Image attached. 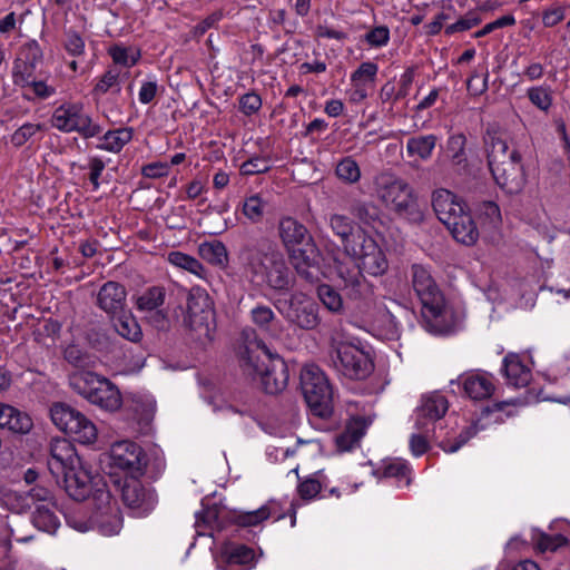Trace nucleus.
Returning <instances> with one entry per match:
<instances>
[{
  "mask_svg": "<svg viewBox=\"0 0 570 570\" xmlns=\"http://www.w3.org/2000/svg\"><path fill=\"white\" fill-rule=\"evenodd\" d=\"M453 238L463 245L471 246L479 238V229L471 216L469 208L455 217V219L444 224Z\"/></svg>",
  "mask_w": 570,
  "mask_h": 570,
  "instance_id": "c85d7f7f",
  "label": "nucleus"
},
{
  "mask_svg": "<svg viewBox=\"0 0 570 570\" xmlns=\"http://www.w3.org/2000/svg\"><path fill=\"white\" fill-rule=\"evenodd\" d=\"M330 268V276L336 275V281L350 297L366 298L373 294V287L362 272L381 276L387 271L389 262L376 240L364 230H358L354 244H346V253L333 257V266Z\"/></svg>",
  "mask_w": 570,
  "mask_h": 570,
  "instance_id": "f257e3e1",
  "label": "nucleus"
},
{
  "mask_svg": "<svg viewBox=\"0 0 570 570\" xmlns=\"http://www.w3.org/2000/svg\"><path fill=\"white\" fill-rule=\"evenodd\" d=\"M374 326L377 334L384 340H396L400 337V324L389 311L381 312Z\"/></svg>",
  "mask_w": 570,
  "mask_h": 570,
  "instance_id": "8fccbe9b",
  "label": "nucleus"
},
{
  "mask_svg": "<svg viewBox=\"0 0 570 570\" xmlns=\"http://www.w3.org/2000/svg\"><path fill=\"white\" fill-rule=\"evenodd\" d=\"M228 563L248 564L254 559V551L244 544H228L224 548Z\"/></svg>",
  "mask_w": 570,
  "mask_h": 570,
  "instance_id": "603ef678",
  "label": "nucleus"
},
{
  "mask_svg": "<svg viewBox=\"0 0 570 570\" xmlns=\"http://www.w3.org/2000/svg\"><path fill=\"white\" fill-rule=\"evenodd\" d=\"M243 370L255 380L259 379L262 387L268 394L282 392L288 382V368L285 361L272 353L262 340H247L242 355Z\"/></svg>",
  "mask_w": 570,
  "mask_h": 570,
  "instance_id": "20e7f679",
  "label": "nucleus"
},
{
  "mask_svg": "<svg viewBox=\"0 0 570 570\" xmlns=\"http://www.w3.org/2000/svg\"><path fill=\"white\" fill-rule=\"evenodd\" d=\"M531 358L528 355L510 352L502 361L501 372L507 384L513 387H524L532 379Z\"/></svg>",
  "mask_w": 570,
  "mask_h": 570,
  "instance_id": "aec40b11",
  "label": "nucleus"
},
{
  "mask_svg": "<svg viewBox=\"0 0 570 570\" xmlns=\"http://www.w3.org/2000/svg\"><path fill=\"white\" fill-rule=\"evenodd\" d=\"M268 169V159L259 156L253 157L244 161L240 166V173L246 176L266 173Z\"/></svg>",
  "mask_w": 570,
  "mask_h": 570,
  "instance_id": "69168bd1",
  "label": "nucleus"
},
{
  "mask_svg": "<svg viewBox=\"0 0 570 570\" xmlns=\"http://www.w3.org/2000/svg\"><path fill=\"white\" fill-rule=\"evenodd\" d=\"M12 538L19 543H27L33 539L32 535L16 537L13 529L8 527L0 538V570H14L17 567V559L11 552Z\"/></svg>",
  "mask_w": 570,
  "mask_h": 570,
  "instance_id": "4c0bfd02",
  "label": "nucleus"
},
{
  "mask_svg": "<svg viewBox=\"0 0 570 570\" xmlns=\"http://www.w3.org/2000/svg\"><path fill=\"white\" fill-rule=\"evenodd\" d=\"M330 362L333 368L350 380H365L374 365L368 353L350 342L332 341Z\"/></svg>",
  "mask_w": 570,
  "mask_h": 570,
  "instance_id": "6e6552de",
  "label": "nucleus"
},
{
  "mask_svg": "<svg viewBox=\"0 0 570 570\" xmlns=\"http://www.w3.org/2000/svg\"><path fill=\"white\" fill-rule=\"evenodd\" d=\"M336 175L340 179L353 184L360 180L361 170L352 157H345L337 164Z\"/></svg>",
  "mask_w": 570,
  "mask_h": 570,
  "instance_id": "6e6d98bb",
  "label": "nucleus"
},
{
  "mask_svg": "<svg viewBox=\"0 0 570 570\" xmlns=\"http://www.w3.org/2000/svg\"><path fill=\"white\" fill-rule=\"evenodd\" d=\"M284 517L279 504L275 500H271L257 510L242 512L236 517V521L242 527H255L267 520L268 518H275L279 520Z\"/></svg>",
  "mask_w": 570,
  "mask_h": 570,
  "instance_id": "72a5a7b5",
  "label": "nucleus"
},
{
  "mask_svg": "<svg viewBox=\"0 0 570 570\" xmlns=\"http://www.w3.org/2000/svg\"><path fill=\"white\" fill-rule=\"evenodd\" d=\"M52 423L81 444L97 441L98 430L83 413L65 403H56L50 409Z\"/></svg>",
  "mask_w": 570,
  "mask_h": 570,
  "instance_id": "1a4fd4ad",
  "label": "nucleus"
},
{
  "mask_svg": "<svg viewBox=\"0 0 570 570\" xmlns=\"http://www.w3.org/2000/svg\"><path fill=\"white\" fill-rule=\"evenodd\" d=\"M108 53L116 65L125 68L135 66L139 58L140 52L135 47H126L124 45H114L108 49Z\"/></svg>",
  "mask_w": 570,
  "mask_h": 570,
  "instance_id": "09e8293b",
  "label": "nucleus"
},
{
  "mask_svg": "<svg viewBox=\"0 0 570 570\" xmlns=\"http://www.w3.org/2000/svg\"><path fill=\"white\" fill-rule=\"evenodd\" d=\"M52 126L63 132H78L83 138L98 136L102 128L95 122L81 102H65L57 107L51 118Z\"/></svg>",
  "mask_w": 570,
  "mask_h": 570,
  "instance_id": "9b49d317",
  "label": "nucleus"
},
{
  "mask_svg": "<svg viewBox=\"0 0 570 570\" xmlns=\"http://www.w3.org/2000/svg\"><path fill=\"white\" fill-rule=\"evenodd\" d=\"M165 292L161 287H151L137 298V308L139 311L151 312L163 305Z\"/></svg>",
  "mask_w": 570,
  "mask_h": 570,
  "instance_id": "3c124183",
  "label": "nucleus"
},
{
  "mask_svg": "<svg viewBox=\"0 0 570 570\" xmlns=\"http://www.w3.org/2000/svg\"><path fill=\"white\" fill-rule=\"evenodd\" d=\"M63 49L69 56L78 58L85 55L86 43L77 31L68 30L65 33Z\"/></svg>",
  "mask_w": 570,
  "mask_h": 570,
  "instance_id": "13d9d810",
  "label": "nucleus"
},
{
  "mask_svg": "<svg viewBox=\"0 0 570 570\" xmlns=\"http://www.w3.org/2000/svg\"><path fill=\"white\" fill-rule=\"evenodd\" d=\"M371 423L372 420L370 417H352L347 422L345 430L336 436L337 450L347 452L357 446Z\"/></svg>",
  "mask_w": 570,
  "mask_h": 570,
  "instance_id": "c756f323",
  "label": "nucleus"
},
{
  "mask_svg": "<svg viewBox=\"0 0 570 570\" xmlns=\"http://www.w3.org/2000/svg\"><path fill=\"white\" fill-rule=\"evenodd\" d=\"M47 488L35 485L28 491L8 490L2 493L1 505L13 513H26L37 501H46Z\"/></svg>",
  "mask_w": 570,
  "mask_h": 570,
  "instance_id": "4be33fe9",
  "label": "nucleus"
},
{
  "mask_svg": "<svg viewBox=\"0 0 570 570\" xmlns=\"http://www.w3.org/2000/svg\"><path fill=\"white\" fill-rule=\"evenodd\" d=\"M138 478L125 479L121 487V498L132 515L140 518L146 517L154 510L157 497L154 491L146 489Z\"/></svg>",
  "mask_w": 570,
  "mask_h": 570,
  "instance_id": "f3484780",
  "label": "nucleus"
},
{
  "mask_svg": "<svg viewBox=\"0 0 570 570\" xmlns=\"http://www.w3.org/2000/svg\"><path fill=\"white\" fill-rule=\"evenodd\" d=\"M436 141V136L432 134L412 137L406 142V153L409 157L428 160L432 156Z\"/></svg>",
  "mask_w": 570,
  "mask_h": 570,
  "instance_id": "ea45409f",
  "label": "nucleus"
},
{
  "mask_svg": "<svg viewBox=\"0 0 570 570\" xmlns=\"http://www.w3.org/2000/svg\"><path fill=\"white\" fill-rule=\"evenodd\" d=\"M262 98L258 94L252 91L239 97V110L245 116H252L262 108Z\"/></svg>",
  "mask_w": 570,
  "mask_h": 570,
  "instance_id": "0e129e2a",
  "label": "nucleus"
},
{
  "mask_svg": "<svg viewBox=\"0 0 570 570\" xmlns=\"http://www.w3.org/2000/svg\"><path fill=\"white\" fill-rule=\"evenodd\" d=\"M412 285L422 303L423 326L428 332L443 335L454 332L462 325L464 313L445 303L425 266H412Z\"/></svg>",
  "mask_w": 570,
  "mask_h": 570,
  "instance_id": "f03ea898",
  "label": "nucleus"
},
{
  "mask_svg": "<svg viewBox=\"0 0 570 570\" xmlns=\"http://www.w3.org/2000/svg\"><path fill=\"white\" fill-rule=\"evenodd\" d=\"M42 57V50L36 40L26 42L20 48L13 65L14 82L30 79Z\"/></svg>",
  "mask_w": 570,
  "mask_h": 570,
  "instance_id": "b1692460",
  "label": "nucleus"
},
{
  "mask_svg": "<svg viewBox=\"0 0 570 570\" xmlns=\"http://www.w3.org/2000/svg\"><path fill=\"white\" fill-rule=\"evenodd\" d=\"M168 262L180 269L187 271L190 274L199 277H206V269L203 264L195 257L187 255L183 252H171L168 254Z\"/></svg>",
  "mask_w": 570,
  "mask_h": 570,
  "instance_id": "c03bdc74",
  "label": "nucleus"
},
{
  "mask_svg": "<svg viewBox=\"0 0 570 570\" xmlns=\"http://www.w3.org/2000/svg\"><path fill=\"white\" fill-rule=\"evenodd\" d=\"M125 407L134 420L148 423L154 417L156 401L149 393H132L126 400Z\"/></svg>",
  "mask_w": 570,
  "mask_h": 570,
  "instance_id": "2f4dec72",
  "label": "nucleus"
},
{
  "mask_svg": "<svg viewBox=\"0 0 570 570\" xmlns=\"http://www.w3.org/2000/svg\"><path fill=\"white\" fill-rule=\"evenodd\" d=\"M492 415V411L485 409L482 411L481 417L468 426L464 431L460 433L455 441L448 439L443 440L440 443L442 450L446 453H454L459 449H461L471 438H473L479 431L484 430L490 423V416Z\"/></svg>",
  "mask_w": 570,
  "mask_h": 570,
  "instance_id": "f704fd0d",
  "label": "nucleus"
},
{
  "mask_svg": "<svg viewBox=\"0 0 570 570\" xmlns=\"http://www.w3.org/2000/svg\"><path fill=\"white\" fill-rule=\"evenodd\" d=\"M32 426V420L26 412L0 402V429H8L18 434H27Z\"/></svg>",
  "mask_w": 570,
  "mask_h": 570,
  "instance_id": "7c9ffc66",
  "label": "nucleus"
},
{
  "mask_svg": "<svg viewBox=\"0 0 570 570\" xmlns=\"http://www.w3.org/2000/svg\"><path fill=\"white\" fill-rule=\"evenodd\" d=\"M43 130L40 124L27 122L19 127L11 136V142L16 147L23 146L27 141L33 138L38 132Z\"/></svg>",
  "mask_w": 570,
  "mask_h": 570,
  "instance_id": "052dcab7",
  "label": "nucleus"
},
{
  "mask_svg": "<svg viewBox=\"0 0 570 570\" xmlns=\"http://www.w3.org/2000/svg\"><path fill=\"white\" fill-rule=\"evenodd\" d=\"M97 500L105 505L99 508L94 514L95 529L102 535L111 537L120 532L122 528V519L115 503H111V495L105 489L97 490Z\"/></svg>",
  "mask_w": 570,
  "mask_h": 570,
  "instance_id": "6ab92c4d",
  "label": "nucleus"
},
{
  "mask_svg": "<svg viewBox=\"0 0 570 570\" xmlns=\"http://www.w3.org/2000/svg\"><path fill=\"white\" fill-rule=\"evenodd\" d=\"M71 389L90 404L106 412H116L122 405L119 389L107 377L89 371L73 373Z\"/></svg>",
  "mask_w": 570,
  "mask_h": 570,
  "instance_id": "0eeeda50",
  "label": "nucleus"
},
{
  "mask_svg": "<svg viewBox=\"0 0 570 570\" xmlns=\"http://www.w3.org/2000/svg\"><path fill=\"white\" fill-rule=\"evenodd\" d=\"M111 465L127 473V478L141 476L147 464L141 446L131 441H119L110 449Z\"/></svg>",
  "mask_w": 570,
  "mask_h": 570,
  "instance_id": "dca6fc26",
  "label": "nucleus"
},
{
  "mask_svg": "<svg viewBox=\"0 0 570 570\" xmlns=\"http://www.w3.org/2000/svg\"><path fill=\"white\" fill-rule=\"evenodd\" d=\"M459 382L466 396L475 401L490 397L495 390L493 376L487 372L464 373L459 377Z\"/></svg>",
  "mask_w": 570,
  "mask_h": 570,
  "instance_id": "cd10ccee",
  "label": "nucleus"
},
{
  "mask_svg": "<svg viewBox=\"0 0 570 570\" xmlns=\"http://www.w3.org/2000/svg\"><path fill=\"white\" fill-rule=\"evenodd\" d=\"M479 214L494 227L501 223V212L494 202L482 203L479 207Z\"/></svg>",
  "mask_w": 570,
  "mask_h": 570,
  "instance_id": "774afa93",
  "label": "nucleus"
},
{
  "mask_svg": "<svg viewBox=\"0 0 570 570\" xmlns=\"http://www.w3.org/2000/svg\"><path fill=\"white\" fill-rule=\"evenodd\" d=\"M379 73V65L373 61L362 62L352 73L353 87H373Z\"/></svg>",
  "mask_w": 570,
  "mask_h": 570,
  "instance_id": "a18cd8bd",
  "label": "nucleus"
},
{
  "mask_svg": "<svg viewBox=\"0 0 570 570\" xmlns=\"http://www.w3.org/2000/svg\"><path fill=\"white\" fill-rule=\"evenodd\" d=\"M326 488V476L322 471H318L301 481L298 483L297 491L302 499L311 500L322 491H325Z\"/></svg>",
  "mask_w": 570,
  "mask_h": 570,
  "instance_id": "49530a36",
  "label": "nucleus"
},
{
  "mask_svg": "<svg viewBox=\"0 0 570 570\" xmlns=\"http://www.w3.org/2000/svg\"><path fill=\"white\" fill-rule=\"evenodd\" d=\"M449 409V401L439 393L432 392L421 399L415 410V429L425 432H434L435 423L444 416Z\"/></svg>",
  "mask_w": 570,
  "mask_h": 570,
  "instance_id": "a211bd4d",
  "label": "nucleus"
},
{
  "mask_svg": "<svg viewBox=\"0 0 570 570\" xmlns=\"http://www.w3.org/2000/svg\"><path fill=\"white\" fill-rule=\"evenodd\" d=\"M116 332L130 342H138L142 337L140 325L129 309H124L111 316Z\"/></svg>",
  "mask_w": 570,
  "mask_h": 570,
  "instance_id": "e433bc0d",
  "label": "nucleus"
},
{
  "mask_svg": "<svg viewBox=\"0 0 570 570\" xmlns=\"http://www.w3.org/2000/svg\"><path fill=\"white\" fill-rule=\"evenodd\" d=\"M185 323L199 337L213 340V331L215 328L213 302L208 293L202 287H193L187 297V314Z\"/></svg>",
  "mask_w": 570,
  "mask_h": 570,
  "instance_id": "f8f14e48",
  "label": "nucleus"
},
{
  "mask_svg": "<svg viewBox=\"0 0 570 570\" xmlns=\"http://www.w3.org/2000/svg\"><path fill=\"white\" fill-rule=\"evenodd\" d=\"M434 432L416 430L410 438V450L414 456H421L429 450V440Z\"/></svg>",
  "mask_w": 570,
  "mask_h": 570,
  "instance_id": "e2e57ef3",
  "label": "nucleus"
},
{
  "mask_svg": "<svg viewBox=\"0 0 570 570\" xmlns=\"http://www.w3.org/2000/svg\"><path fill=\"white\" fill-rule=\"evenodd\" d=\"M317 295L323 305L331 312H340L343 308L341 295L330 285L323 284L317 288Z\"/></svg>",
  "mask_w": 570,
  "mask_h": 570,
  "instance_id": "4d7b16f0",
  "label": "nucleus"
},
{
  "mask_svg": "<svg viewBox=\"0 0 570 570\" xmlns=\"http://www.w3.org/2000/svg\"><path fill=\"white\" fill-rule=\"evenodd\" d=\"M301 389L311 410L318 416L330 413L332 390L324 372L315 364H306L301 371Z\"/></svg>",
  "mask_w": 570,
  "mask_h": 570,
  "instance_id": "9d476101",
  "label": "nucleus"
},
{
  "mask_svg": "<svg viewBox=\"0 0 570 570\" xmlns=\"http://www.w3.org/2000/svg\"><path fill=\"white\" fill-rule=\"evenodd\" d=\"M252 322L272 338H279L283 324L276 318L273 309L265 305H257L250 311Z\"/></svg>",
  "mask_w": 570,
  "mask_h": 570,
  "instance_id": "473e14b6",
  "label": "nucleus"
},
{
  "mask_svg": "<svg viewBox=\"0 0 570 570\" xmlns=\"http://www.w3.org/2000/svg\"><path fill=\"white\" fill-rule=\"evenodd\" d=\"M97 305L110 316L126 309L127 291L125 286L112 281L105 283L98 291Z\"/></svg>",
  "mask_w": 570,
  "mask_h": 570,
  "instance_id": "bb28decb",
  "label": "nucleus"
},
{
  "mask_svg": "<svg viewBox=\"0 0 570 570\" xmlns=\"http://www.w3.org/2000/svg\"><path fill=\"white\" fill-rule=\"evenodd\" d=\"M266 209L267 202L259 194L246 196L240 205L242 214L254 224L263 220Z\"/></svg>",
  "mask_w": 570,
  "mask_h": 570,
  "instance_id": "37998d69",
  "label": "nucleus"
},
{
  "mask_svg": "<svg viewBox=\"0 0 570 570\" xmlns=\"http://www.w3.org/2000/svg\"><path fill=\"white\" fill-rule=\"evenodd\" d=\"M46 501H37L31 515L32 524L40 531L55 534L60 527V519L56 513L57 504L52 492L47 489Z\"/></svg>",
  "mask_w": 570,
  "mask_h": 570,
  "instance_id": "393cba45",
  "label": "nucleus"
},
{
  "mask_svg": "<svg viewBox=\"0 0 570 570\" xmlns=\"http://www.w3.org/2000/svg\"><path fill=\"white\" fill-rule=\"evenodd\" d=\"M465 142L466 138L463 134H455L448 139V150L451 153L452 164L455 166H465Z\"/></svg>",
  "mask_w": 570,
  "mask_h": 570,
  "instance_id": "864d4df0",
  "label": "nucleus"
},
{
  "mask_svg": "<svg viewBox=\"0 0 570 570\" xmlns=\"http://www.w3.org/2000/svg\"><path fill=\"white\" fill-rule=\"evenodd\" d=\"M244 269L250 283L273 291H287L291 273L283 253L271 244L247 249L243 254Z\"/></svg>",
  "mask_w": 570,
  "mask_h": 570,
  "instance_id": "7ed1b4c3",
  "label": "nucleus"
},
{
  "mask_svg": "<svg viewBox=\"0 0 570 570\" xmlns=\"http://www.w3.org/2000/svg\"><path fill=\"white\" fill-rule=\"evenodd\" d=\"M60 478L63 480L66 492L77 501L87 499L94 490L97 493L100 489V476L94 474L90 465L82 460L61 472Z\"/></svg>",
  "mask_w": 570,
  "mask_h": 570,
  "instance_id": "4468645a",
  "label": "nucleus"
},
{
  "mask_svg": "<svg viewBox=\"0 0 570 570\" xmlns=\"http://www.w3.org/2000/svg\"><path fill=\"white\" fill-rule=\"evenodd\" d=\"M431 200L433 210L443 225L468 209L466 204L460 197L445 188L434 190Z\"/></svg>",
  "mask_w": 570,
  "mask_h": 570,
  "instance_id": "5701e85b",
  "label": "nucleus"
},
{
  "mask_svg": "<svg viewBox=\"0 0 570 570\" xmlns=\"http://www.w3.org/2000/svg\"><path fill=\"white\" fill-rule=\"evenodd\" d=\"M330 227L338 236L346 253V244H354V236L362 228H354L353 222L345 215L333 214L330 216Z\"/></svg>",
  "mask_w": 570,
  "mask_h": 570,
  "instance_id": "a19ab883",
  "label": "nucleus"
},
{
  "mask_svg": "<svg viewBox=\"0 0 570 570\" xmlns=\"http://www.w3.org/2000/svg\"><path fill=\"white\" fill-rule=\"evenodd\" d=\"M198 253L203 259L212 265L225 267L228 262L226 246L219 240L204 242L198 246Z\"/></svg>",
  "mask_w": 570,
  "mask_h": 570,
  "instance_id": "79ce46f5",
  "label": "nucleus"
},
{
  "mask_svg": "<svg viewBox=\"0 0 570 570\" xmlns=\"http://www.w3.org/2000/svg\"><path fill=\"white\" fill-rule=\"evenodd\" d=\"M533 540L541 551H556L558 548L567 544L568 540L562 534H548V533H538L533 537Z\"/></svg>",
  "mask_w": 570,
  "mask_h": 570,
  "instance_id": "bf43d9fd",
  "label": "nucleus"
},
{
  "mask_svg": "<svg viewBox=\"0 0 570 570\" xmlns=\"http://www.w3.org/2000/svg\"><path fill=\"white\" fill-rule=\"evenodd\" d=\"M134 136V129L122 127L107 131L101 138L98 148L110 153H119Z\"/></svg>",
  "mask_w": 570,
  "mask_h": 570,
  "instance_id": "58836bf2",
  "label": "nucleus"
},
{
  "mask_svg": "<svg viewBox=\"0 0 570 570\" xmlns=\"http://www.w3.org/2000/svg\"><path fill=\"white\" fill-rule=\"evenodd\" d=\"M485 145L488 166L495 184L509 195L522 191L527 177L520 153L495 134L488 135Z\"/></svg>",
  "mask_w": 570,
  "mask_h": 570,
  "instance_id": "39448f33",
  "label": "nucleus"
},
{
  "mask_svg": "<svg viewBox=\"0 0 570 570\" xmlns=\"http://www.w3.org/2000/svg\"><path fill=\"white\" fill-rule=\"evenodd\" d=\"M374 186L377 198L399 218L412 224L423 222L424 210L414 188L406 180L383 173L375 177Z\"/></svg>",
  "mask_w": 570,
  "mask_h": 570,
  "instance_id": "423d86ee",
  "label": "nucleus"
},
{
  "mask_svg": "<svg viewBox=\"0 0 570 570\" xmlns=\"http://www.w3.org/2000/svg\"><path fill=\"white\" fill-rule=\"evenodd\" d=\"M50 456L48 459V468L53 476L60 478L61 472L81 460L73 444L65 438H55L50 441Z\"/></svg>",
  "mask_w": 570,
  "mask_h": 570,
  "instance_id": "412c9836",
  "label": "nucleus"
},
{
  "mask_svg": "<svg viewBox=\"0 0 570 570\" xmlns=\"http://www.w3.org/2000/svg\"><path fill=\"white\" fill-rule=\"evenodd\" d=\"M287 255L297 274L306 281L312 283L316 282L321 274L336 281L335 274L330 276V266H333V258L327 264L325 271L321 269L320 252L314 240L306 243L302 247L292 249Z\"/></svg>",
  "mask_w": 570,
  "mask_h": 570,
  "instance_id": "2eb2a0df",
  "label": "nucleus"
},
{
  "mask_svg": "<svg viewBox=\"0 0 570 570\" xmlns=\"http://www.w3.org/2000/svg\"><path fill=\"white\" fill-rule=\"evenodd\" d=\"M119 72L108 69L96 82L94 94L105 95L109 89L118 85Z\"/></svg>",
  "mask_w": 570,
  "mask_h": 570,
  "instance_id": "338daca9",
  "label": "nucleus"
},
{
  "mask_svg": "<svg viewBox=\"0 0 570 570\" xmlns=\"http://www.w3.org/2000/svg\"><path fill=\"white\" fill-rule=\"evenodd\" d=\"M364 41L372 48H382L390 41V30L385 26H377L364 35Z\"/></svg>",
  "mask_w": 570,
  "mask_h": 570,
  "instance_id": "680f3d73",
  "label": "nucleus"
},
{
  "mask_svg": "<svg viewBox=\"0 0 570 570\" xmlns=\"http://www.w3.org/2000/svg\"><path fill=\"white\" fill-rule=\"evenodd\" d=\"M527 97L534 107L543 112H548L553 105V91L548 85L528 88Z\"/></svg>",
  "mask_w": 570,
  "mask_h": 570,
  "instance_id": "de8ad7c7",
  "label": "nucleus"
},
{
  "mask_svg": "<svg viewBox=\"0 0 570 570\" xmlns=\"http://www.w3.org/2000/svg\"><path fill=\"white\" fill-rule=\"evenodd\" d=\"M377 476L394 479L399 487L409 485L411 482V469L402 459L384 460L374 471Z\"/></svg>",
  "mask_w": 570,
  "mask_h": 570,
  "instance_id": "c9c22d12",
  "label": "nucleus"
},
{
  "mask_svg": "<svg viewBox=\"0 0 570 570\" xmlns=\"http://www.w3.org/2000/svg\"><path fill=\"white\" fill-rule=\"evenodd\" d=\"M278 236L286 253L313 240L306 226L291 216H285L279 219Z\"/></svg>",
  "mask_w": 570,
  "mask_h": 570,
  "instance_id": "a878e982",
  "label": "nucleus"
},
{
  "mask_svg": "<svg viewBox=\"0 0 570 570\" xmlns=\"http://www.w3.org/2000/svg\"><path fill=\"white\" fill-rule=\"evenodd\" d=\"M353 214L364 225L374 227L380 222V209L371 202L356 204Z\"/></svg>",
  "mask_w": 570,
  "mask_h": 570,
  "instance_id": "5fc2aeb1",
  "label": "nucleus"
},
{
  "mask_svg": "<svg viewBox=\"0 0 570 570\" xmlns=\"http://www.w3.org/2000/svg\"><path fill=\"white\" fill-rule=\"evenodd\" d=\"M277 308L289 323L302 330H315L321 323L317 303L304 293L293 294Z\"/></svg>",
  "mask_w": 570,
  "mask_h": 570,
  "instance_id": "ddd939ff",
  "label": "nucleus"
}]
</instances>
